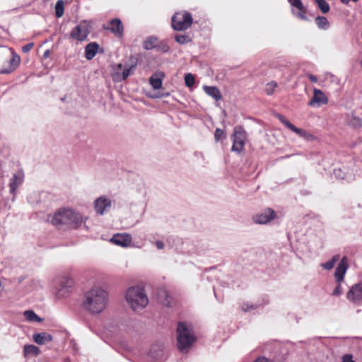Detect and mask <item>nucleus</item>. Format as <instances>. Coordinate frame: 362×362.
<instances>
[{"mask_svg":"<svg viewBox=\"0 0 362 362\" xmlns=\"http://www.w3.org/2000/svg\"><path fill=\"white\" fill-rule=\"evenodd\" d=\"M49 55V50H46L44 53V57H48Z\"/></svg>","mask_w":362,"mask_h":362,"instance_id":"47","label":"nucleus"},{"mask_svg":"<svg viewBox=\"0 0 362 362\" xmlns=\"http://www.w3.org/2000/svg\"><path fill=\"white\" fill-rule=\"evenodd\" d=\"M194 81H195V79H194V76H193V74H192L190 73L185 74V83L187 87H189V88L192 87L194 83Z\"/></svg>","mask_w":362,"mask_h":362,"instance_id":"34","label":"nucleus"},{"mask_svg":"<svg viewBox=\"0 0 362 362\" xmlns=\"http://www.w3.org/2000/svg\"><path fill=\"white\" fill-rule=\"evenodd\" d=\"M347 268H348V260L346 257H344L341 259L340 263L336 268V270L334 272V276H335L337 283L343 282Z\"/></svg>","mask_w":362,"mask_h":362,"instance_id":"16","label":"nucleus"},{"mask_svg":"<svg viewBox=\"0 0 362 362\" xmlns=\"http://www.w3.org/2000/svg\"><path fill=\"white\" fill-rule=\"evenodd\" d=\"M315 23L317 25L319 28L323 29V30L327 29L329 25L327 18L325 16H317L315 18Z\"/></svg>","mask_w":362,"mask_h":362,"instance_id":"25","label":"nucleus"},{"mask_svg":"<svg viewBox=\"0 0 362 362\" xmlns=\"http://www.w3.org/2000/svg\"><path fill=\"white\" fill-rule=\"evenodd\" d=\"M33 340L38 345H45L53 340V337L45 332L34 333L33 334Z\"/></svg>","mask_w":362,"mask_h":362,"instance_id":"18","label":"nucleus"},{"mask_svg":"<svg viewBox=\"0 0 362 362\" xmlns=\"http://www.w3.org/2000/svg\"><path fill=\"white\" fill-rule=\"evenodd\" d=\"M341 362H355L353 360V356L351 354H345L342 356Z\"/></svg>","mask_w":362,"mask_h":362,"instance_id":"40","label":"nucleus"},{"mask_svg":"<svg viewBox=\"0 0 362 362\" xmlns=\"http://www.w3.org/2000/svg\"><path fill=\"white\" fill-rule=\"evenodd\" d=\"M107 29L110 30L117 36L123 35L124 28L121 21L118 18L112 19Z\"/></svg>","mask_w":362,"mask_h":362,"instance_id":"20","label":"nucleus"},{"mask_svg":"<svg viewBox=\"0 0 362 362\" xmlns=\"http://www.w3.org/2000/svg\"><path fill=\"white\" fill-rule=\"evenodd\" d=\"M134 66L124 69L122 70V65L121 64H117L116 73L113 75V79L115 81L125 80L132 72Z\"/></svg>","mask_w":362,"mask_h":362,"instance_id":"19","label":"nucleus"},{"mask_svg":"<svg viewBox=\"0 0 362 362\" xmlns=\"http://www.w3.org/2000/svg\"><path fill=\"white\" fill-rule=\"evenodd\" d=\"M159 298L162 303L165 305H168L170 304V300L168 299L167 292L165 290H161L159 292Z\"/></svg>","mask_w":362,"mask_h":362,"instance_id":"35","label":"nucleus"},{"mask_svg":"<svg viewBox=\"0 0 362 362\" xmlns=\"http://www.w3.org/2000/svg\"><path fill=\"white\" fill-rule=\"evenodd\" d=\"M177 346L180 351L187 352L195 341L191 325L180 322L177 325Z\"/></svg>","mask_w":362,"mask_h":362,"instance_id":"4","label":"nucleus"},{"mask_svg":"<svg viewBox=\"0 0 362 362\" xmlns=\"http://www.w3.org/2000/svg\"><path fill=\"white\" fill-rule=\"evenodd\" d=\"M156 42L157 38L151 37L144 41L143 47L145 49L150 50L153 48H156Z\"/></svg>","mask_w":362,"mask_h":362,"instance_id":"27","label":"nucleus"},{"mask_svg":"<svg viewBox=\"0 0 362 362\" xmlns=\"http://www.w3.org/2000/svg\"><path fill=\"white\" fill-rule=\"evenodd\" d=\"M233 142L231 151L240 153L245 147L247 140V134L242 126H236L230 136Z\"/></svg>","mask_w":362,"mask_h":362,"instance_id":"6","label":"nucleus"},{"mask_svg":"<svg viewBox=\"0 0 362 362\" xmlns=\"http://www.w3.org/2000/svg\"><path fill=\"white\" fill-rule=\"evenodd\" d=\"M339 259V255H336L333 256V257L332 258V259L330 261H328L325 263L322 264L321 267H322L326 270H330L334 267L335 263Z\"/></svg>","mask_w":362,"mask_h":362,"instance_id":"30","label":"nucleus"},{"mask_svg":"<svg viewBox=\"0 0 362 362\" xmlns=\"http://www.w3.org/2000/svg\"><path fill=\"white\" fill-rule=\"evenodd\" d=\"M327 103H328V98L324 94V93L317 88H314L313 89V97L309 101L308 105L312 106V107H313V106L320 107L322 105H326Z\"/></svg>","mask_w":362,"mask_h":362,"instance_id":"14","label":"nucleus"},{"mask_svg":"<svg viewBox=\"0 0 362 362\" xmlns=\"http://www.w3.org/2000/svg\"><path fill=\"white\" fill-rule=\"evenodd\" d=\"M24 317L28 321L41 322L42 319L38 317L33 310H26L24 312Z\"/></svg>","mask_w":362,"mask_h":362,"instance_id":"26","label":"nucleus"},{"mask_svg":"<svg viewBox=\"0 0 362 362\" xmlns=\"http://www.w3.org/2000/svg\"><path fill=\"white\" fill-rule=\"evenodd\" d=\"M334 174L335 177L337 178H339V179L345 178L344 175H342V171L341 170V169H335L334 170Z\"/></svg>","mask_w":362,"mask_h":362,"instance_id":"41","label":"nucleus"},{"mask_svg":"<svg viewBox=\"0 0 362 362\" xmlns=\"http://www.w3.org/2000/svg\"><path fill=\"white\" fill-rule=\"evenodd\" d=\"M11 54V59L9 61V68L3 70L1 72L4 74H8L14 71L19 65L21 58L18 54L13 52L11 49H9Z\"/></svg>","mask_w":362,"mask_h":362,"instance_id":"21","label":"nucleus"},{"mask_svg":"<svg viewBox=\"0 0 362 362\" xmlns=\"http://www.w3.org/2000/svg\"><path fill=\"white\" fill-rule=\"evenodd\" d=\"M275 81H270L266 84L265 92L267 95H271L274 93L275 88L277 87Z\"/></svg>","mask_w":362,"mask_h":362,"instance_id":"33","label":"nucleus"},{"mask_svg":"<svg viewBox=\"0 0 362 362\" xmlns=\"http://www.w3.org/2000/svg\"><path fill=\"white\" fill-rule=\"evenodd\" d=\"M150 83L151 85V86L156 89V90H158L161 88L162 86V80L158 78V76H152L151 78H150Z\"/></svg>","mask_w":362,"mask_h":362,"instance_id":"31","label":"nucleus"},{"mask_svg":"<svg viewBox=\"0 0 362 362\" xmlns=\"http://www.w3.org/2000/svg\"><path fill=\"white\" fill-rule=\"evenodd\" d=\"M90 33V25L86 21L76 25L70 33L72 39L82 42L86 40Z\"/></svg>","mask_w":362,"mask_h":362,"instance_id":"8","label":"nucleus"},{"mask_svg":"<svg viewBox=\"0 0 362 362\" xmlns=\"http://www.w3.org/2000/svg\"><path fill=\"white\" fill-rule=\"evenodd\" d=\"M155 245L156 246V247L158 249V250H162L164 248V243L160 241V240H157L156 243H155Z\"/></svg>","mask_w":362,"mask_h":362,"instance_id":"45","label":"nucleus"},{"mask_svg":"<svg viewBox=\"0 0 362 362\" xmlns=\"http://www.w3.org/2000/svg\"><path fill=\"white\" fill-rule=\"evenodd\" d=\"M349 300L356 304L362 303V284H356L351 286L346 294Z\"/></svg>","mask_w":362,"mask_h":362,"instance_id":"11","label":"nucleus"},{"mask_svg":"<svg viewBox=\"0 0 362 362\" xmlns=\"http://www.w3.org/2000/svg\"><path fill=\"white\" fill-rule=\"evenodd\" d=\"M175 40L180 44H186L190 41V38L186 35H177L175 36Z\"/></svg>","mask_w":362,"mask_h":362,"instance_id":"36","label":"nucleus"},{"mask_svg":"<svg viewBox=\"0 0 362 362\" xmlns=\"http://www.w3.org/2000/svg\"><path fill=\"white\" fill-rule=\"evenodd\" d=\"M112 207V200L105 195L98 197L94 201V209L99 215H103Z\"/></svg>","mask_w":362,"mask_h":362,"instance_id":"9","label":"nucleus"},{"mask_svg":"<svg viewBox=\"0 0 362 362\" xmlns=\"http://www.w3.org/2000/svg\"><path fill=\"white\" fill-rule=\"evenodd\" d=\"M203 89L208 95L211 96L216 101L221 100L222 95L217 87L204 86Z\"/></svg>","mask_w":362,"mask_h":362,"instance_id":"24","label":"nucleus"},{"mask_svg":"<svg viewBox=\"0 0 362 362\" xmlns=\"http://www.w3.org/2000/svg\"><path fill=\"white\" fill-rule=\"evenodd\" d=\"M279 119L282 122L284 125H285L288 129L295 132L299 136L304 138L305 139H311L313 138V135L308 133L307 131L298 128L291 124L285 117L282 115H278Z\"/></svg>","mask_w":362,"mask_h":362,"instance_id":"12","label":"nucleus"},{"mask_svg":"<svg viewBox=\"0 0 362 362\" xmlns=\"http://www.w3.org/2000/svg\"><path fill=\"white\" fill-rule=\"evenodd\" d=\"M254 362H272V361L265 357H259Z\"/></svg>","mask_w":362,"mask_h":362,"instance_id":"46","label":"nucleus"},{"mask_svg":"<svg viewBox=\"0 0 362 362\" xmlns=\"http://www.w3.org/2000/svg\"><path fill=\"white\" fill-rule=\"evenodd\" d=\"M156 49L159 51V52H167L169 51L170 49V47L168 45L166 44H164V43H161L160 45H158L156 47Z\"/></svg>","mask_w":362,"mask_h":362,"instance_id":"39","label":"nucleus"},{"mask_svg":"<svg viewBox=\"0 0 362 362\" xmlns=\"http://www.w3.org/2000/svg\"><path fill=\"white\" fill-rule=\"evenodd\" d=\"M288 1L293 8H296L298 10V11H295L294 9L292 10L293 15L301 20L307 19L305 16L306 9L303 5L301 0H288Z\"/></svg>","mask_w":362,"mask_h":362,"instance_id":"17","label":"nucleus"},{"mask_svg":"<svg viewBox=\"0 0 362 362\" xmlns=\"http://www.w3.org/2000/svg\"><path fill=\"white\" fill-rule=\"evenodd\" d=\"M317 4L318 8L323 13H327L329 11L330 7L329 4L325 0H314Z\"/></svg>","mask_w":362,"mask_h":362,"instance_id":"29","label":"nucleus"},{"mask_svg":"<svg viewBox=\"0 0 362 362\" xmlns=\"http://www.w3.org/2000/svg\"><path fill=\"white\" fill-rule=\"evenodd\" d=\"M349 124L354 128H360L362 127V119L356 115H351Z\"/></svg>","mask_w":362,"mask_h":362,"instance_id":"28","label":"nucleus"},{"mask_svg":"<svg viewBox=\"0 0 362 362\" xmlns=\"http://www.w3.org/2000/svg\"><path fill=\"white\" fill-rule=\"evenodd\" d=\"M110 241L116 245L126 247L130 246L132 236L129 233H117L111 238Z\"/></svg>","mask_w":362,"mask_h":362,"instance_id":"15","label":"nucleus"},{"mask_svg":"<svg viewBox=\"0 0 362 362\" xmlns=\"http://www.w3.org/2000/svg\"><path fill=\"white\" fill-rule=\"evenodd\" d=\"M99 45L97 42H90L86 46L85 57L88 60L92 59L98 53Z\"/></svg>","mask_w":362,"mask_h":362,"instance_id":"22","label":"nucleus"},{"mask_svg":"<svg viewBox=\"0 0 362 362\" xmlns=\"http://www.w3.org/2000/svg\"><path fill=\"white\" fill-rule=\"evenodd\" d=\"M192 22V15L185 11L175 13L172 18V26L175 30H185L191 27Z\"/></svg>","mask_w":362,"mask_h":362,"instance_id":"7","label":"nucleus"},{"mask_svg":"<svg viewBox=\"0 0 362 362\" xmlns=\"http://www.w3.org/2000/svg\"><path fill=\"white\" fill-rule=\"evenodd\" d=\"M125 300L134 312L144 309L148 304V298L144 288L136 286L129 288L125 293Z\"/></svg>","mask_w":362,"mask_h":362,"instance_id":"2","label":"nucleus"},{"mask_svg":"<svg viewBox=\"0 0 362 362\" xmlns=\"http://www.w3.org/2000/svg\"><path fill=\"white\" fill-rule=\"evenodd\" d=\"M83 222L81 215L69 208H62L52 216L51 223L56 226L67 225L76 227Z\"/></svg>","mask_w":362,"mask_h":362,"instance_id":"3","label":"nucleus"},{"mask_svg":"<svg viewBox=\"0 0 362 362\" xmlns=\"http://www.w3.org/2000/svg\"><path fill=\"white\" fill-rule=\"evenodd\" d=\"M55 13L58 18L63 16L64 13V1L62 0H58L55 5Z\"/></svg>","mask_w":362,"mask_h":362,"instance_id":"32","label":"nucleus"},{"mask_svg":"<svg viewBox=\"0 0 362 362\" xmlns=\"http://www.w3.org/2000/svg\"><path fill=\"white\" fill-rule=\"evenodd\" d=\"M342 288L341 286V283H337V286L332 291V295L334 296H339L342 293Z\"/></svg>","mask_w":362,"mask_h":362,"instance_id":"38","label":"nucleus"},{"mask_svg":"<svg viewBox=\"0 0 362 362\" xmlns=\"http://www.w3.org/2000/svg\"><path fill=\"white\" fill-rule=\"evenodd\" d=\"M24 177V173L21 170H18L15 173L11 178L9 182L10 193L13 195V197L16 195V192L18 187L23 184Z\"/></svg>","mask_w":362,"mask_h":362,"instance_id":"13","label":"nucleus"},{"mask_svg":"<svg viewBox=\"0 0 362 362\" xmlns=\"http://www.w3.org/2000/svg\"><path fill=\"white\" fill-rule=\"evenodd\" d=\"M107 303V292L101 287L95 286L84 294L82 305L92 314H100L105 309Z\"/></svg>","mask_w":362,"mask_h":362,"instance_id":"1","label":"nucleus"},{"mask_svg":"<svg viewBox=\"0 0 362 362\" xmlns=\"http://www.w3.org/2000/svg\"><path fill=\"white\" fill-rule=\"evenodd\" d=\"M55 296L57 298H65L71 293L74 286V279L69 276L62 275L54 279Z\"/></svg>","mask_w":362,"mask_h":362,"instance_id":"5","label":"nucleus"},{"mask_svg":"<svg viewBox=\"0 0 362 362\" xmlns=\"http://www.w3.org/2000/svg\"><path fill=\"white\" fill-rule=\"evenodd\" d=\"M40 354V349L33 344H26L23 346V354L25 358L37 356Z\"/></svg>","mask_w":362,"mask_h":362,"instance_id":"23","label":"nucleus"},{"mask_svg":"<svg viewBox=\"0 0 362 362\" xmlns=\"http://www.w3.org/2000/svg\"><path fill=\"white\" fill-rule=\"evenodd\" d=\"M242 308L244 311H249L250 310H252L255 308L254 305H249L248 303H243V305H242Z\"/></svg>","mask_w":362,"mask_h":362,"instance_id":"43","label":"nucleus"},{"mask_svg":"<svg viewBox=\"0 0 362 362\" xmlns=\"http://www.w3.org/2000/svg\"><path fill=\"white\" fill-rule=\"evenodd\" d=\"M34 46L33 43H28L22 47V51L25 53L28 52Z\"/></svg>","mask_w":362,"mask_h":362,"instance_id":"42","label":"nucleus"},{"mask_svg":"<svg viewBox=\"0 0 362 362\" xmlns=\"http://www.w3.org/2000/svg\"><path fill=\"white\" fill-rule=\"evenodd\" d=\"M225 137V132L221 129L217 128L214 133V139L216 142L219 141L221 138Z\"/></svg>","mask_w":362,"mask_h":362,"instance_id":"37","label":"nucleus"},{"mask_svg":"<svg viewBox=\"0 0 362 362\" xmlns=\"http://www.w3.org/2000/svg\"><path fill=\"white\" fill-rule=\"evenodd\" d=\"M307 77L309 78V80L313 82V83H316L317 82V78L315 76V75H313L311 74H307Z\"/></svg>","mask_w":362,"mask_h":362,"instance_id":"44","label":"nucleus"},{"mask_svg":"<svg viewBox=\"0 0 362 362\" xmlns=\"http://www.w3.org/2000/svg\"><path fill=\"white\" fill-rule=\"evenodd\" d=\"M276 217L275 211L272 209H267L261 213L255 214L252 219L255 223L267 224L274 219Z\"/></svg>","mask_w":362,"mask_h":362,"instance_id":"10","label":"nucleus"}]
</instances>
